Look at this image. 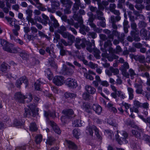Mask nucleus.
<instances>
[{"instance_id": "31", "label": "nucleus", "mask_w": 150, "mask_h": 150, "mask_svg": "<svg viewBox=\"0 0 150 150\" xmlns=\"http://www.w3.org/2000/svg\"><path fill=\"white\" fill-rule=\"evenodd\" d=\"M45 74L47 75L48 79L50 80H51L53 77V75L50 69L49 68L46 69L45 71Z\"/></svg>"}, {"instance_id": "63", "label": "nucleus", "mask_w": 150, "mask_h": 150, "mask_svg": "<svg viewBox=\"0 0 150 150\" xmlns=\"http://www.w3.org/2000/svg\"><path fill=\"white\" fill-rule=\"evenodd\" d=\"M66 31V27L62 25L58 30V32L61 34L65 32Z\"/></svg>"}, {"instance_id": "9", "label": "nucleus", "mask_w": 150, "mask_h": 150, "mask_svg": "<svg viewBox=\"0 0 150 150\" xmlns=\"http://www.w3.org/2000/svg\"><path fill=\"white\" fill-rule=\"evenodd\" d=\"M129 64L127 62H125L122 65L120 69L121 71L122 75L124 74L125 76L128 75L127 69L129 68Z\"/></svg>"}, {"instance_id": "40", "label": "nucleus", "mask_w": 150, "mask_h": 150, "mask_svg": "<svg viewBox=\"0 0 150 150\" xmlns=\"http://www.w3.org/2000/svg\"><path fill=\"white\" fill-rule=\"evenodd\" d=\"M55 142V139L52 137H48L46 141V143L50 145H53Z\"/></svg>"}, {"instance_id": "61", "label": "nucleus", "mask_w": 150, "mask_h": 150, "mask_svg": "<svg viewBox=\"0 0 150 150\" xmlns=\"http://www.w3.org/2000/svg\"><path fill=\"white\" fill-rule=\"evenodd\" d=\"M140 108H143L145 109L148 110L149 108V104L148 102L141 103Z\"/></svg>"}, {"instance_id": "38", "label": "nucleus", "mask_w": 150, "mask_h": 150, "mask_svg": "<svg viewBox=\"0 0 150 150\" xmlns=\"http://www.w3.org/2000/svg\"><path fill=\"white\" fill-rule=\"evenodd\" d=\"M93 51V55L94 57L97 59H99L100 54V50L97 48H94Z\"/></svg>"}, {"instance_id": "34", "label": "nucleus", "mask_w": 150, "mask_h": 150, "mask_svg": "<svg viewBox=\"0 0 150 150\" xmlns=\"http://www.w3.org/2000/svg\"><path fill=\"white\" fill-rule=\"evenodd\" d=\"M83 106L84 107L85 110L86 112L89 113H91V106L89 103H84L83 104Z\"/></svg>"}, {"instance_id": "55", "label": "nucleus", "mask_w": 150, "mask_h": 150, "mask_svg": "<svg viewBox=\"0 0 150 150\" xmlns=\"http://www.w3.org/2000/svg\"><path fill=\"white\" fill-rule=\"evenodd\" d=\"M72 124L74 127H80L81 125V120H75L73 122Z\"/></svg>"}, {"instance_id": "26", "label": "nucleus", "mask_w": 150, "mask_h": 150, "mask_svg": "<svg viewBox=\"0 0 150 150\" xmlns=\"http://www.w3.org/2000/svg\"><path fill=\"white\" fill-rule=\"evenodd\" d=\"M74 0V1L75 3L73 4L72 9L74 11H76L79 9V6L81 4V1L80 0Z\"/></svg>"}, {"instance_id": "39", "label": "nucleus", "mask_w": 150, "mask_h": 150, "mask_svg": "<svg viewBox=\"0 0 150 150\" xmlns=\"http://www.w3.org/2000/svg\"><path fill=\"white\" fill-rule=\"evenodd\" d=\"M113 105L111 103H108L107 105V107L110 110L112 111L114 113H117V110L116 108L113 107Z\"/></svg>"}, {"instance_id": "8", "label": "nucleus", "mask_w": 150, "mask_h": 150, "mask_svg": "<svg viewBox=\"0 0 150 150\" xmlns=\"http://www.w3.org/2000/svg\"><path fill=\"white\" fill-rule=\"evenodd\" d=\"M134 87L136 89L135 90L136 93L138 94H142L144 96L145 95L144 92L143 90L142 85L136 83H134Z\"/></svg>"}, {"instance_id": "45", "label": "nucleus", "mask_w": 150, "mask_h": 150, "mask_svg": "<svg viewBox=\"0 0 150 150\" xmlns=\"http://www.w3.org/2000/svg\"><path fill=\"white\" fill-rule=\"evenodd\" d=\"M42 16L43 20V24L46 25L48 23V21H50L49 18L48 16L44 13L42 14Z\"/></svg>"}, {"instance_id": "17", "label": "nucleus", "mask_w": 150, "mask_h": 150, "mask_svg": "<svg viewBox=\"0 0 150 150\" xmlns=\"http://www.w3.org/2000/svg\"><path fill=\"white\" fill-rule=\"evenodd\" d=\"M92 108L96 113L98 115L100 114L102 112V108L98 105L93 104V105Z\"/></svg>"}, {"instance_id": "11", "label": "nucleus", "mask_w": 150, "mask_h": 150, "mask_svg": "<svg viewBox=\"0 0 150 150\" xmlns=\"http://www.w3.org/2000/svg\"><path fill=\"white\" fill-rule=\"evenodd\" d=\"M140 35L146 40H148L150 37V32L145 29H142L140 32Z\"/></svg>"}, {"instance_id": "5", "label": "nucleus", "mask_w": 150, "mask_h": 150, "mask_svg": "<svg viewBox=\"0 0 150 150\" xmlns=\"http://www.w3.org/2000/svg\"><path fill=\"white\" fill-rule=\"evenodd\" d=\"M47 123L50 125L52 128L54 132L58 134H60L61 133V131L59 128L57 126L55 123L53 121L47 119Z\"/></svg>"}, {"instance_id": "29", "label": "nucleus", "mask_w": 150, "mask_h": 150, "mask_svg": "<svg viewBox=\"0 0 150 150\" xmlns=\"http://www.w3.org/2000/svg\"><path fill=\"white\" fill-rule=\"evenodd\" d=\"M91 28H93V30L95 32L98 33H101L102 31V29L99 28L97 27L96 25L93 23L89 24V25Z\"/></svg>"}, {"instance_id": "49", "label": "nucleus", "mask_w": 150, "mask_h": 150, "mask_svg": "<svg viewBox=\"0 0 150 150\" xmlns=\"http://www.w3.org/2000/svg\"><path fill=\"white\" fill-rule=\"evenodd\" d=\"M48 61L51 67H53L55 69H57V66L54 61L53 59H51V60H50V59H48Z\"/></svg>"}, {"instance_id": "58", "label": "nucleus", "mask_w": 150, "mask_h": 150, "mask_svg": "<svg viewBox=\"0 0 150 150\" xmlns=\"http://www.w3.org/2000/svg\"><path fill=\"white\" fill-rule=\"evenodd\" d=\"M98 92V93L100 94L101 95H102L103 97L105 98L107 100H109V99L106 97L102 93V88L100 86H98L97 88Z\"/></svg>"}, {"instance_id": "25", "label": "nucleus", "mask_w": 150, "mask_h": 150, "mask_svg": "<svg viewBox=\"0 0 150 150\" xmlns=\"http://www.w3.org/2000/svg\"><path fill=\"white\" fill-rule=\"evenodd\" d=\"M97 16V18L99 20L101 21L105 20V18L103 17V13L100 10H98L96 11Z\"/></svg>"}, {"instance_id": "33", "label": "nucleus", "mask_w": 150, "mask_h": 150, "mask_svg": "<svg viewBox=\"0 0 150 150\" xmlns=\"http://www.w3.org/2000/svg\"><path fill=\"white\" fill-rule=\"evenodd\" d=\"M54 37L53 38V42L54 43H57L58 42H59L60 40V35L57 33H54Z\"/></svg>"}, {"instance_id": "60", "label": "nucleus", "mask_w": 150, "mask_h": 150, "mask_svg": "<svg viewBox=\"0 0 150 150\" xmlns=\"http://www.w3.org/2000/svg\"><path fill=\"white\" fill-rule=\"evenodd\" d=\"M35 142L37 144L40 143L42 141V137L41 135L37 136L35 137Z\"/></svg>"}, {"instance_id": "50", "label": "nucleus", "mask_w": 150, "mask_h": 150, "mask_svg": "<svg viewBox=\"0 0 150 150\" xmlns=\"http://www.w3.org/2000/svg\"><path fill=\"white\" fill-rule=\"evenodd\" d=\"M30 130L32 131H35L37 130L38 128L36 124L35 123H32L30 126Z\"/></svg>"}, {"instance_id": "54", "label": "nucleus", "mask_w": 150, "mask_h": 150, "mask_svg": "<svg viewBox=\"0 0 150 150\" xmlns=\"http://www.w3.org/2000/svg\"><path fill=\"white\" fill-rule=\"evenodd\" d=\"M134 106L137 108H140L141 103L137 99H135L133 101Z\"/></svg>"}, {"instance_id": "62", "label": "nucleus", "mask_w": 150, "mask_h": 150, "mask_svg": "<svg viewBox=\"0 0 150 150\" xmlns=\"http://www.w3.org/2000/svg\"><path fill=\"white\" fill-rule=\"evenodd\" d=\"M65 72L67 75H71L74 73V71L72 69L67 68L66 69Z\"/></svg>"}, {"instance_id": "51", "label": "nucleus", "mask_w": 150, "mask_h": 150, "mask_svg": "<svg viewBox=\"0 0 150 150\" xmlns=\"http://www.w3.org/2000/svg\"><path fill=\"white\" fill-rule=\"evenodd\" d=\"M67 38L69 40V42L71 45L74 40L75 37L73 35L70 34Z\"/></svg>"}, {"instance_id": "52", "label": "nucleus", "mask_w": 150, "mask_h": 150, "mask_svg": "<svg viewBox=\"0 0 150 150\" xmlns=\"http://www.w3.org/2000/svg\"><path fill=\"white\" fill-rule=\"evenodd\" d=\"M73 136L78 139L79 138V137L80 135V134L79 130L76 129H74L73 130Z\"/></svg>"}, {"instance_id": "18", "label": "nucleus", "mask_w": 150, "mask_h": 150, "mask_svg": "<svg viewBox=\"0 0 150 150\" xmlns=\"http://www.w3.org/2000/svg\"><path fill=\"white\" fill-rule=\"evenodd\" d=\"M128 74V75H127V76H125L124 74H123V75L127 78H129L130 76L131 79H133L134 78V76L136 75L134 71L131 68L129 70Z\"/></svg>"}, {"instance_id": "53", "label": "nucleus", "mask_w": 150, "mask_h": 150, "mask_svg": "<svg viewBox=\"0 0 150 150\" xmlns=\"http://www.w3.org/2000/svg\"><path fill=\"white\" fill-rule=\"evenodd\" d=\"M123 137H121V138L123 141H124L125 143H127L128 142V141L126 140V139L128 137V134L127 133L125 132H123L122 133Z\"/></svg>"}, {"instance_id": "47", "label": "nucleus", "mask_w": 150, "mask_h": 150, "mask_svg": "<svg viewBox=\"0 0 150 150\" xmlns=\"http://www.w3.org/2000/svg\"><path fill=\"white\" fill-rule=\"evenodd\" d=\"M20 80L22 81L23 83H25V87H27L28 85V81L26 77L25 76H23L19 78Z\"/></svg>"}, {"instance_id": "59", "label": "nucleus", "mask_w": 150, "mask_h": 150, "mask_svg": "<svg viewBox=\"0 0 150 150\" xmlns=\"http://www.w3.org/2000/svg\"><path fill=\"white\" fill-rule=\"evenodd\" d=\"M65 96L66 98H73L76 96V94L74 93H66L65 94Z\"/></svg>"}, {"instance_id": "23", "label": "nucleus", "mask_w": 150, "mask_h": 150, "mask_svg": "<svg viewBox=\"0 0 150 150\" xmlns=\"http://www.w3.org/2000/svg\"><path fill=\"white\" fill-rule=\"evenodd\" d=\"M41 79L37 80L34 83V87L35 90L41 91L42 88L41 87V85L42 82L41 80Z\"/></svg>"}, {"instance_id": "42", "label": "nucleus", "mask_w": 150, "mask_h": 150, "mask_svg": "<svg viewBox=\"0 0 150 150\" xmlns=\"http://www.w3.org/2000/svg\"><path fill=\"white\" fill-rule=\"evenodd\" d=\"M111 12L113 13L114 14L117 15L115 17V18L117 21H119L121 19V17L120 16V13L119 11L114 9Z\"/></svg>"}, {"instance_id": "43", "label": "nucleus", "mask_w": 150, "mask_h": 150, "mask_svg": "<svg viewBox=\"0 0 150 150\" xmlns=\"http://www.w3.org/2000/svg\"><path fill=\"white\" fill-rule=\"evenodd\" d=\"M84 39H83L82 41V43L80 44H75V45L76 47L78 49H80L82 48H84L86 47Z\"/></svg>"}, {"instance_id": "48", "label": "nucleus", "mask_w": 150, "mask_h": 150, "mask_svg": "<svg viewBox=\"0 0 150 150\" xmlns=\"http://www.w3.org/2000/svg\"><path fill=\"white\" fill-rule=\"evenodd\" d=\"M139 28H140L144 29L147 26V24L146 22L143 21H139L138 24Z\"/></svg>"}, {"instance_id": "37", "label": "nucleus", "mask_w": 150, "mask_h": 150, "mask_svg": "<svg viewBox=\"0 0 150 150\" xmlns=\"http://www.w3.org/2000/svg\"><path fill=\"white\" fill-rule=\"evenodd\" d=\"M25 112L24 114V116L25 117H30L31 116H32V112L31 111L26 108H25Z\"/></svg>"}, {"instance_id": "27", "label": "nucleus", "mask_w": 150, "mask_h": 150, "mask_svg": "<svg viewBox=\"0 0 150 150\" xmlns=\"http://www.w3.org/2000/svg\"><path fill=\"white\" fill-rule=\"evenodd\" d=\"M84 40L85 43H86L87 45V50L89 52H91L93 50V49L92 48L93 45L90 41H86L85 39H84Z\"/></svg>"}, {"instance_id": "3", "label": "nucleus", "mask_w": 150, "mask_h": 150, "mask_svg": "<svg viewBox=\"0 0 150 150\" xmlns=\"http://www.w3.org/2000/svg\"><path fill=\"white\" fill-rule=\"evenodd\" d=\"M0 42L3 46V49L5 51L11 53H16L18 52L17 49L13 47L12 44L8 43L4 40H1Z\"/></svg>"}, {"instance_id": "28", "label": "nucleus", "mask_w": 150, "mask_h": 150, "mask_svg": "<svg viewBox=\"0 0 150 150\" xmlns=\"http://www.w3.org/2000/svg\"><path fill=\"white\" fill-rule=\"evenodd\" d=\"M74 13L73 16V18L75 20L77 21L80 24L83 23V20L82 18L79 17L76 14V11L74 12Z\"/></svg>"}, {"instance_id": "20", "label": "nucleus", "mask_w": 150, "mask_h": 150, "mask_svg": "<svg viewBox=\"0 0 150 150\" xmlns=\"http://www.w3.org/2000/svg\"><path fill=\"white\" fill-rule=\"evenodd\" d=\"M112 44L111 41L110 40H108L105 41L104 44V49L101 48V50L103 52H107V50L106 48L108 47H110L112 46Z\"/></svg>"}, {"instance_id": "15", "label": "nucleus", "mask_w": 150, "mask_h": 150, "mask_svg": "<svg viewBox=\"0 0 150 150\" xmlns=\"http://www.w3.org/2000/svg\"><path fill=\"white\" fill-rule=\"evenodd\" d=\"M130 34L134 40L136 42H139L140 41L141 38L139 36V33L138 31H131Z\"/></svg>"}, {"instance_id": "24", "label": "nucleus", "mask_w": 150, "mask_h": 150, "mask_svg": "<svg viewBox=\"0 0 150 150\" xmlns=\"http://www.w3.org/2000/svg\"><path fill=\"white\" fill-rule=\"evenodd\" d=\"M57 46L58 48L60 50V53L61 55L63 56L66 54L65 50L64 49V46L62 44L59 42L58 44L57 45Z\"/></svg>"}, {"instance_id": "19", "label": "nucleus", "mask_w": 150, "mask_h": 150, "mask_svg": "<svg viewBox=\"0 0 150 150\" xmlns=\"http://www.w3.org/2000/svg\"><path fill=\"white\" fill-rule=\"evenodd\" d=\"M127 91L129 96V99L130 100H132L134 98V90L133 88L129 87H127Z\"/></svg>"}, {"instance_id": "6", "label": "nucleus", "mask_w": 150, "mask_h": 150, "mask_svg": "<svg viewBox=\"0 0 150 150\" xmlns=\"http://www.w3.org/2000/svg\"><path fill=\"white\" fill-rule=\"evenodd\" d=\"M54 83L57 86H60L63 84L64 77L62 76H56L53 79Z\"/></svg>"}, {"instance_id": "30", "label": "nucleus", "mask_w": 150, "mask_h": 150, "mask_svg": "<svg viewBox=\"0 0 150 150\" xmlns=\"http://www.w3.org/2000/svg\"><path fill=\"white\" fill-rule=\"evenodd\" d=\"M51 6L55 10L57 9L59 7L60 4L59 1H51Z\"/></svg>"}, {"instance_id": "1", "label": "nucleus", "mask_w": 150, "mask_h": 150, "mask_svg": "<svg viewBox=\"0 0 150 150\" xmlns=\"http://www.w3.org/2000/svg\"><path fill=\"white\" fill-rule=\"evenodd\" d=\"M127 125L131 126L132 127L134 128L137 127V130L132 129V133L133 135L136 138L138 139H141L142 138V134L143 133V130L140 128L135 125L134 124L133 121H130L129 122L126 123Z\"/></svg>"}, {"instance_id": "56", "label": "nucleus", "mask_w": 150, "mask_h": 150, "mask_svg": "<svg viewBox=\"0 0 150 150\" xmlns=\"http://www.w3.org/2000/svg\"><path fill=\"white\" fill-rule=\"evenodd\" d=\"M25 13L27 15L26 18L32 17L33 15V11L29 8L25 10Z\"/></svg>"}, {"instance_id": "41", "label": "nucleus", "mask_w": 150, "mask_h": 150, "mask_svg": "<svg viewBox=\"0 0 150 150\" xmlns=\"http://www.w3.org/2000/svg\"><path fill=\"white\" fill-rule=\"evenodd\" d=\"M7 64L4 63H3L1 66V71L3 72L6 73L7 71Z\"/></svg>"}, {"instance_id": "64", "label": "nucleus", "mask_w": 150, "mask_h": 150, "mask_svg": "<svg viewBox=\"0 0 150 150\" xmlns=\"http://www.w3.org/2000/svg\"><path fill=\"white\" fill-rule=\"evenodd\" d=\"M143 139L150 144V136L146 134H144L143 135ZM149 145L150 146V144Z\"/></svg>"}, {"instance_id": "57", "label": "nucleus", "mask_w": 150, "mask_h": 150, "mask_svg": "<svg viewBox=\"0 0 150 150\" xmlns=\"http://www.w3.org/2000/svg\"><path fill=\"white\" fill-rule=\"evenodd\" d=\"M117 95L121 98L124 99L126 98V96L121 91H117Z\"/></svg>"}, {"instance_id": "36", "label": "nucleus", "mask_w": 150, "mask_h": 150, "mask_svg": "<svg viewBox=\"0 0 150 150\" xmlns=\"http://www.w3.org/2000/svg\"><path fill=\"white\" fill-rule=\"evenodd\" d=\"M93 126H95L94 125L91 126L90 125H88L86 127V132L87 133L91 135L92 136L93 135Z\"/></svg>"}, {"instance_id": "14", "label": "nucleus", "mask_w": 150, "mask_h": 150, "mask_svg": "<svg viewBox=\"0 0 150 150\" xmlns=\"http://www.w3.org/2000/svg\"><path fill=\"white\" fill-rule=\"evenodd\" d=\"M114 34L117 36V38L119 41L122 42H123L125 39V35L124 33L120 34L116 30L113 31Z\"/></svg>"}, {"instance_id": "22", "label": "nucleus", "mask_w": 150, "mask_h": 150, "mask_svg": "<svg viewBox=\"0 0 150 150\" xmlns=\"http://www.w3.org/2000/svg\"><path fill=\"white\" fill-rule=\"evenodd\" d=\"M66 142L67 144V145L69 148L73 149H76L77 147L73 142L70 140H66Z\"/></svg>"}, {"instance_id": "10", "label": "nucleus", "mask_w": 150, "mask_h": 150, "mask_svg": "<svg viewBox=\"0 0 150 150\" xmlns=\"http://www.w3.org/2000/svg\"><path fill=\"white\" fill-rule=\"evenodd\" d=\"M63 113L68 118L71 119L75 116L74 112L71 109H67L64 110L62 111Z\"/></svg>"}, {"instance_id": "2", "label": "nucleus", "mask_w": 150, "mask_h": 150, "mask_svg": "<svg viewBox=\"0 0 150 150\" xmlns=\"http://www.w3.org/2000/svg\"><path fill=\"white\" fill-rule=\"evenodd\" d=\"M15 98L19 102L21 103H24L25 99V101L27 103L30 102L33 99L32 96L30 93H29L26 97L21 94V92H18L15 94Z\"/></svg>"}, {"instance_id": "32", "label": "nucleus", "mask_w": 150, "mask_h": 150, "mask_svg": "<svg viewBox=\"0 0 150 150\" xmlns=\"http://www.w3.org/2000/svg\"><path fill=\"white\" fill-rule=\"evenodd\" d=\"M104 132L106 135L109 138L111 139H113L114 134L112 131L109 130H105Z\"/></svg>"}, {"instance_id": "7", "label": "nucleus", "mask_w": 150, "mask_h": 150, "mask_svg": "<svg viewBox=\"0 0 150 150\" xmlns=\"http://www.w3.org/2000/svg\"><path fill=\"white\" fill-rule=\"evenodd\" d=\"M66 84L69 87L71 88H75L77 86V82L74 79H68L66 80Z\"/></svg>"}, {"instance_id": "46", "label": "nucleus", "mask_w": 150, "mask_h": 150, "mask_svg": "<svg viewBox=\"0 0 150 150\" xmlns=\"http://www.w3.org/2000/svg\"><path fill=\"white\" fill-rule=\"evenodd\" d=\"M109 69L113 73L114 75L117 76L119 73V71L117 68H114L112 67H110Z\"/></svg>"}, {"instance_id": "44", "label": "nucleus", "mask_w": 150, "mask_h": 150, "mask_svg": "<svg viewBox=\"0 0 150 150\" xmlns=\"http://www.w3.org/2000/svg\"><path fill=\"white\" fill-rule=\"evenodd\" d=\"M135 59L141 63H144L145 61V57L143 55L137 56Z\"/></svg>"}, {"instance_id": "35", "label": "nucleus", "mask_w": 150, "mask_h": 150, "mask_svg": "<svg viewBox=\"0 0 150 150\" xmlns=\"http://www.w3.org/2000/svg\"><path fill=\"white\" fill-rule=\"evenodd\" d=\"M93 130L94 131L95 134L98 139L101 140L102 139V137L99 134V131L98 129L97 128L96 126H93Z\"/></svg>"}, {"instance_id": "4", "label": "nucleus", "mask_w": 150, "mask_h": 150, "mask_svg": "<svg viewBox=\"0 0 150 150\" xmlns=\"http://www.w3.org/2000/svg\"><path fill=\"white\" fill-rule=\"evenodd\" d=\"M50 17L51 21L53 22V23H51L50 22L48 23L50 26V30L51 32H53L54 30V28H56L59 27V25L58 21L52 15H50Z\"/></svg>"}, {"instance_id": "16", "label": "nucleus", "mask_w": 150, "mask_h": 150, "mask_svg": "<svg viewBox=\"0 0 150 150\" xmlns=\"http://www.w3.org/2000/svg\"><path fill=\"white\" fill-rule=\"evenodd\" d=\"M61 3L65 7L71 8L73 3L71 0H60Z\"/></svg>"}, {"instance_id": "13", "label": "nucleus", "mask_w": 150, "mask_h": 150, "mask_svg": "<svg viewBox=\"0 0 150 150\" xmlns=\"http://www.w3.org/2000/svg\"><path fill=\"white\" fill-rule=\"evenodd\" d=\"M85 89L88 93L92 95L95 94L96 91V90L95 88L89 85L86 86Z\"/></svg>"}, {"instance_id": "21", "label": "nucleus", "mask_w": 150, "mask_h": 150, "mask_svg": "<svg viewBox=\"0 0 150 150\" xmlns=\"http://www.w3.org/2000/svg\"><path fill=\"white\" fill-rule=\"evenodd\" d=\"M27 106L32 112V116L35 117L36 114L35 111L36 105L35 103H34L33 104L30 103Z\"/></svg>"}, {"instance_id": "12", "label": "nucleus", "mask_w": 150, "mask_h": 150, "mask_svg": "<svg viewBox=\"0 0 150 150\" xmlns=\"http://www.w3.org/2000/svg\"><path fill=\"white\" fill-rule=\"evenodd\" d=\"M79 32L82 34L85 35L86 32H88L90 30V28L87 26H86L82 24H80Z\"/></svg>"}]
</instances>
